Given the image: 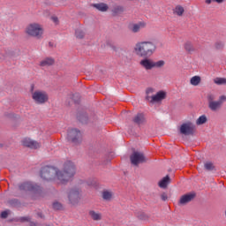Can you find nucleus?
Returning a JSON list of instances; mask_svg holds the SVG:
<instances>
[{
	"mask_svg": "<svg viewBox=\"0 0 226 226\" xmlns=\"http://www.w3.org/2000/svg\"><path fill=\"white\" fill-rule=\"evenodd\" d=\"M54 63H55L54 58L47 57L40 63V66H52Z\"/></svg>",
	"mask_w": 226,
	"mask_h": 226,
	"instance_id": "22",
	"label": "nucleus"
},
{
	"mask_svg": "<svg viewBox=\"0 0 226 226\" xmlns=\"http://www.w3.org/2000/svg\"><path fill=\"white\" fill-rule=\"evenodd\" d=\"M9 204L11 206H19V204H20V201H19V200H17V199H12V200H9Z\"/></svg>",
	"mask_w": 226,
	"mask_h": 226,
	"instance_id": "35",
	"label": "nucleus"
},
{
	"mask_svg": "<svg viewBox=\"0 0 226 226\" xmlns=\"http://www.w3.org/2000/svg\"><path fill=\"white\" fill-rule=\"evenodd\" d=\"M225 0H213L214 3H218V4H222Z\"/></svg>",
	"mask_w": 226,
	"mask_h": 226,
	"instance_id": "42",
	"label": "nucleus"
},
{
	"mask_svg": "<svg viewBox=\"0 0 226 226\" xmlns=\"http://www.w3.org/2000/svg\"><path fill=\"white\" fill-rule=\"evenodd\" d=\"M153 88H147L146 91V100L150 102V103H154V102H162V100H165L166 94L163 91L158 92L155 95L153 94Z\"/></svg>",
	"mask_w": 226,
	"mask_h": 226,
	"instance_id": "4",
	"label": "nucleus"
},
{
	"mask_svg": "<svg viewBox=\"0 0 226 226\" xmlns=\"http://www.w3.org/2000/svg\"><path fill=\"white\" fill-rule=\"evenodd\" d=\"M102 199L104 200H110L112 199V193L109 191H104L102 192Z\"/></svg>",
	"mask_w": 226,
	"mask_h": 226,
	"instance_id": "30",
	"label": "nucleus"
},
{
	"mask_svg": "<svg viewBox=\"0 0 226 226\" xmlns=\"http://www.w3.org/2000/svg\"><path fill=\"white\" fill-rule=\"evenodd\" d=\"M146 27V23L139 22L138 24H134L131 29L132 33H139L140 29H144Z\"/></svg>",
	"mask_w": 226,
	"mask_h": 226,
	"instance_id": "19",
	"label": "nucleus"
},
{
	"mask_svg": "<svg viewBox=\"0 0 226 226\" xmlns=\"http://www.w3.org/2000/svg\"><path fill=\"white\" fill-rule=\"evenodd\" d=\"M23 146L25 147H30V149H38L40 148V143H38L35 140L30 139H25L22 140Z\"/></svg>",
	"mask_w": 226,
	"mask_h": 226,
	"instance_id": "13",
	"label": "nucleus"
},
{
	"mask_svg": "<svg viewBox=\"0 0 226 226\" xmlns=\"http://www.w3.org/2000/svg\"><path fill=\"white\" fill-rule=\"evenodd\" d=\"M63 208V205L57 201L53 203V209H56V211H59V209Z\"/></svg>",
	"mask_w": 226,
	"mask_h": 226,
	"instance_id": "34",
	"label": "nucleus"
},
{
	"mask_svg": "<svg viewBox=\"0 0 226 226\" xmlns=\"http://www.w3.org/2000/svg\"><path fill=\"white\" fill-rule=\"evenodd\" d=\"M206 123H207V117L205 115L200 116L196 121V124L198 125L204 124Z\"/></svg>",
	"mask_w": 226,
	"mask_h": 226,
	"instance_id": "27",
	"label": "nucleus"
},
{
	"mask_svg": "<svg viewBox=\"0 0 226 226\" xmlns=\"http://www.w3.org/2000/svg\"><path fill=\"white\" fill-rule=\"evenodd\" d=\"M0 147H3V144L0 143Z\"/></svg>",
	"mask_w": 226,
	"mask_h": 226,
	"instance_id": "46",
	"label": "nucleus"
},
{
	"mask_svg": "<svg viewBox=\"0 0 226 226\" xmlns=\"http://www.w3.org/2000/svg\"><path fill=\"white\" fill-rule=\"evenodd\" d=\"M72 98L75 103H79V102L80 100V95L79 94H75L72 95Z\"/></svg>",
	"mask_w": 226,
	"mask_h": 226,
	"instance_id": "37",
	"label": "nucleus"
},
{
	"mask_svg": "<svg viewBox=\"0 0 226 226\" xmlns=\"http://www.w3.org/2000/svg\"><path fill=\"white\" fill-rule=\"evenodd\" d=\"M1 218H4V219H6V218H8V211H3L2 213H1Z\"/></svg>",
	"mask_w": 226,
	"mask_h": 226,
	"instance_id": "38",
	"label": "nucleus"
},
{
	"mask_svg": "<svg viewBox=\"0 0 226 226\" xmlns=\"http://www.w3.org/2000/svg\"><path fill=\"white\" fill-rule=\"evenodd\" d=\"M214 83L217 86H223L226 84V79L225 78H215L214 79Z\"/></svg>",
	"mask_w": 226,
	"mask_h": 226,
	"instance_id": "26",
	"label": "nucleus"
},
{
	"mask_svg": "<svg viewBox=\"0 0 226 226\" xmlns=\"http://www.w3.org/2000/svg\"><path fill=\"white\" fill-rule=\"evenodd\" d=\"M88 215L94 222H100L102 220V215L94 210H90Z\"/></svg>",
	"mask_w": 226,
	"mask_h": 226,
	"instance_id": "18",
	"label": "nucleus"
},
{
	"mask_svg": "<svg viewBox=\"0 0 226 226\" xmlns=\"http://www.w3.org/2000/svg\"><path fill=\"white\" fill-rule=\"evenodd\" d=\"M75 36L78 38V40H82L84 36H86V33H84V30L82 28H77L75 30Z\"/></svg>",
	"mask_w": 226,
	"mask_h": 226,
	"instance_id": "24",
	"label": "nucleus"
},
{
	"mask_svg": "<svg viewBox=\"0 0 226 226\" xmlns=\"http://www.w3.org/2000/svg\"><path fill=\"white\" fill-rule=\"evenodd\" d=\"M130 160L131 163L135 167L140 165V163H146V162H147V158L142 152H133L130 156Z\"/></svg>",
	"mask_w": 226,
	"mask_h": 226,
	"instance_id": "7",
	"label": "nucleus"
},
{
	"mask_svg": "<svg viewBox=\"0 0 226 226\" xmlns=\"http://www.w3.org/2000/svg\"><path fill=\"white\" fill-rule=\"evenodd\" d=\"M162 66H165V61L160 60L154 62V68H162Z\"/></svg>",
	"mask_w": 226,
	"mask_h": 226,
	"instance_id": "32",
	"label": "nucleus"
},
{
	"mask_svg": "<svg viewBox=\"0 0 226 226\" xmlns=\"http://www.w3.org/2000/svg\"><path fill=\"white\" fill-rule=\"evenodd\" d=\"M134 52L139 57H151L156 52V44L153 41H139L134 47Z\"/></svg>",
	"mask_w": 226,
	"mask_h": 226,
	"instance_id": "2",
	"label": "nucleus"
},
{
	"mask_svg": "<svg viewBox=\"0 0 226 226\" xmlns=\"http://www.w3.org/2000/svg\"><path fill=\"white\" fill-rule=\"evenodd\" d=\"M67 140L72 144H80L82 142V132L77 129H71L67 132Z\"/></svg>",
	"mask_w": 226,
	"mask_h": 226,
	"instance_id": "6",
	"label": "nucleus"
},
{
	"mask_svg": "<svg viewBox=\"0 0 226 226\" xmlns=\"http://www.w3.org/2000/svg\"><path fill=\"white\" fill-rule=\"evenodd\" d=\"M180 133L182 135H193V133H195V124L192 122L182 124L180 126Z\"/></svg>",
	"mask_w": 226,
	"mask_h": 226,
	"instance_id": "10",
	"label": "nucleus"
},
{
	"mask_svg": "<svg viewBox=\"0 0 226 226\" xmlns=\"http://www.w3.org/2000/svg\"><path fill=\"white\" fill-rule=\"evenodd\" d=\"M124 11V7L119 4H114L111 10L112 15L114 17H117V15H121Z\"/></svg>",
	"mask_w": 226,
	"mask_h": 226,
	"instance_id": "15",
	"label": "nucleus"
},
{
	"mask_svg": "<svg viewBox=\"0 0 226 226\" xmlns=\"http://www.w3.org/2000/svg\"><path fill=\"white\" fill-rule=\"evenodd\" d=\"M94 8H96L99 11L105 12L109 10V5L104 3H100V4H93Z\"/></svg>",
	"mask_w": 226,
	"mask_h": 226,
	"instance_id": "17",
	"label": "nucleus"
},
{
	"mask_svg": "<svg viewBox=\"0 0 226 226\" xmlns=\"http://www.w3.org/2000/svg\"><path fill=\"white\" fill-rule=\"evenodd\" d=\"M26 33L29 36H34V38H41L43 34V29L38 24H32L27 26Z\"/></svg>",
	"mask_w": 226,
	"mask_h": 226,
	"instance_id": "8",
	"label": "nucleus"
},
{
	"mask_svg": "<svg viewBox=\"0 0 226 226\" xmlns=\"http://www.w3.org/2000/svg\"><path fill=\"white\" fill-rule=\"evenodd\" d=\"M225 101H226V96H225V95H222V96L220 97L219 102H225Z\"/></svg>",
	"mask_w": 226,
	"mask_h": 226,
	"instance_id": "43",
	"label": "nucleus"
},
{
	"mask_svg": "<svg viewBox=\"0 0 226 226\" xmlns=\"http://www.w3.org/2000/svg\"><path fill=\"white\" fill-rule=\"evenodd\" d=\"M207 100L208 102V109H210L212 112H217V110L222 109V105H223V102L215 101L216 100V95H215V94H208L207 95Z\"/></svg>",
	"mask_w": 226,
	"mask_h": 226,
	"instance_id": "3",
	"label": "nucleus"
},
{
	"mask_svg": "<svg viewBox=\"0 0 226 226\" xmlns=\"http://www.w3.org/2000/svg\"><path fill=\"white\" fill-rule=\"evenodd\" d=\"M32 98L35 102V103H38L39 105H41L49 101V95L47 93L42 91H35L32 94Z\"/></svg>",
	"mask_w": 226,
	"mask_h": 226,
	"instance_id": "9",
	"label": "nucleus"
},
{
	"mask_svg": "<svg viewBox=\"0 0 226 226\" xmlns=\"http://www.w3.org/2000/svg\"><path fill=\"white\" fill-rule=\"evenodd\" d=\"M67 197L69 204H72V206H77L80 201V189L77 187L71 188L67 192Z\"/></svg>",
	"mask_w": 226,
	"mask_h": 226,
	"instance_id": "5",
	"label": "nucleus"
},
{
	"mask_svg": "<svg viewBox=\"0 0 226 226\" xmlns=\"http://www.w3.org/2000/svg\"><path fill=\"white\" fill-rule=\"evenodd\" d=\"M19 188L23 192H34V193H36V192H40V186L31 182L23 183L19 185Z\"/></svg>",
	"mask_w": 226,
	"mask_h": 226,
	"instance_id": "11",
	"label": "nucleus"
},
{
	"mask_svg": "<svg viewBox=\"0 0 226 226\" xmlns=\"http://www.w3.org/2000/svg\"><path fill=\"white\" fill-rule=\"evenodd\" d=\"M175 13L177 15H178V17H181V15H183V13H185V8H183V6H181V5H177L175 8Z\"/></svg>",
	"mask_w": 226,
	"mask_h": 226,
	"instance_id": "29",
	"label": "nucleus"
},
{
	"mask_svg": "<svg viewBox=\"0 0 226 226\" xmlns=\"http://www.w3.org/2000/svg\"><path fill=\"white\" fill-rule=\"evenodd\" d=\"M51 20H53V22H55V24H57V22H59V19H57V17H52Z\"/></svg>",
	"mask_w": 226,
	"mask_h": 226,
	"instance_id": "41",
	"label": "nucleus"
},
{
	"mask_svg": "<svg viewBox=\"0 0 226 226\" xmlns=\"http://www.w3.org/2000/svg\"><path fill=\"white\" fill-rule=\"evenodd\" d=\"M211 3H213V0H206L207 4H211Z\"/></svg>",
	"mask_w": 226,
	"mask_h": 226,
	"instance_id": "44",
	"label": "nucleus"
},
{
	"mask_svg": "<svg viewBox=\"0 0 226 226\" xmlns=\"http://www.w3.org/2000/svg\"><path fill=\"white\" fill-rule=\"evenodd\" d=\"M6 57H10V53H6L5 55H2L0 59H1V61H4V59H5Z\"/></svg>",
	"mask_w": 226,
	"mask_h": 226,
	"instance_id": "40",
	"label": "nucleus"
},
{
	"mask_svg": "<svg viewBox=\"0 0 226 226\" xmlns=\"http://www.w3.org/2000/svg\"><path fill=\"white\" fill-rule=\"evenodd\" d=\"M75 164L70 161L64 165V170L54 166H44L41 170V177L44 181H54L56 179L61 185H66L75 176Z\"/></svg>",
	"mask_w": 226,
	"mask_h": 226,
	"instance_id": "1",
	"label": "nucleus"
},
{
	"mask_svg": "<svg viewBox=\"0 0 226 226\" xmlns=\"http://www.w3.org/2000/svg\"><path fill=\"white\" fill-rule=\"evenodd\" d=\"M195 199V193H187L181 196L178 205L179 206H186L189 202H192Z\"/></svg>",
	"mask_w": 226,
	"mask_h": 226,
	"instance_id": "12",
	"label": "nucleus"
},
{
	"mask_svg": "<svg viewBox=\"0 0 226 226\" xmlns=\"http://www.w3.org/2000/svg\"><path fill=\"white\" fill-rule=\"evenodd\" d=\"M49 47H54V42H49Z\"/></svg>",
	"mask_w": 226,
	"mask_h": 226,
	"instance_id": "45",
	"label": "nucleus"
},
{
	"mask_svg": "<svg viewBox=\"0 0 226 226\" xmlns=\"http://www.w3.org/2000/svg\"><path fill=\"white\" fill-rule=\"evenodd\" d=\"M19 222H30L31 226H35L36 223L31 222V216H23L19 218Z\"/></svg>",
	"mask_w": 226,
	"mask_h": 226,
	"instance_id": "33",
	"label": "nucleus"
},
{
	"mask_svg": "<svg viewBox=\"0 0 226 226\" xmlns=\"http://www.w3.org/2000/svg\"><path fill=\"white\" fill-rule=\"evenodd\" d=\"M140 66L145 70H153L154 68V61L149 59L148 57H143L139 62Z\"/></svg>",
	"mask_w": 226,
	"mask_h": 226,
	"instance_id": "14",
	"label": "nucleus"
},
{
	"mask_svg": "<svg viewBox=\"0 0 226 226\" xmlns=\"http://www.w3.org/2000/svg\"><path fill=\"white\" fill-rule=\"evenodd\" d=\"M223 47H225V43L222 41H217L215 43V48L216 49V50H222Z\"/></svg>",
	"mask_w": 226,
	"mask_h": 226,
	"instance_id": "31",
	"label": "nucleus"
},
{
	"mask_svg": "<svg viewBox=\"0 0 226 226\" xmlns=\"http://www.w3.org/2000/svg\"><path fill=\"white\" fill-rule=\"evenodd\" d=\"M204 168H205V170H208V171L215 170V164H213V162H207L204 163Z\"/></svg>",
	"mask_w": 226,
	"mask_h": 226,
	"instance_id": "28",
	"label": "nucleus"
},
{
	"mask_svg": "<svg viewBox=\"0 0 226 226\" xmlns=\"http://www.w3.org/2000/svg\"><path fill=\"white\" fill-rule=\"evenodd\" d=\"M169 183H170V177L167 175L159 182V186L160 188H167Z\"/></svg>",
	"mask_w": 226,
	"mask_h": 226,
	"instance_id": "21",
	"label": "nucleus"
},
{
	"mask_svg": "<svg viewBox=\"0 0 226 226\" xmlns=\"http://www.w3.org/2000/svg\"><path fill=\"white\" fill-rule=\"evenodd\" d=\"M133 123L136 124H143V123H146V117H144L143 113H138L134 118H133Z\"/></svg>",
	"mask_w": 226,
	"mask_h": 226,
	"instance_id": "16",
	"label": "nucleus"
},
{
	"mask_svg": "<svg viewBox=\"0 0 226 226\" xmlns=\"http://www.w3.org/2000/svg\"><path fill=\"white\" fill-rule=\"evenodd\" d=\"M138 218L139 220H147V215H146V213L144 212H140L139 214H138Z\"/></svg>",
	"mask_w": 226,
	"mask_h": 226,
	"instance_id": "36",
	"label": "nucleus"
},
{
	"mask_svg": "<svg viewBox=\"0 0 226 226\" xmlns=\"http://www.w3.org/2000/svg\"><path fill=\"white\" fill-rule=\"evenodd\" d=\"M161 199L165 202L169 199V197L167 196V193L163 192L162 194H161Z\"/></svg>",
	"mask_w": 226,
	"mask_h": 226,
	"instance_id": "39",
	"label": "nucleus"
},
{
	"mask_svg": "<svg viewBox=\"0 0 226 226\" xmlns=\"http://www.w3.org/2000/svg\"><path fill=\"white\" fill-rule=\"evenodd\" d=\"M77 119L83 124H86L87 121H89V117L86 112L78 113Z\"/></svg>",
	"mask_w": 226,
	"mask_h": 226,
	"instance_id": "20",
	"label": "nucleus"
},
{
	"mask_svg": "<svg viewBox=\"0 0 226 226\" xmlns=\"http://www.w3.org/2000/svg\"><path fill=\"white\" fill-rule=\"evenodd\" d=\"M185 49L190 54H192V52H195V48L193 47V44L190 41H186L185 43Z\"/></svg>",
	"mask_w": 226,
	"mask_h": 226,
	"instance_id": "23",
	"label": "nucleus"
},
{
	"mask_svg": "<svg viewBox=\"0 0 226 226\" xmlns=\"http://www.w3.org/2000/svg\"><path fill=\"white\" fill-rule=\"evenodd\" d=\"M190 84L192 86H199V84H200V76H194L191 78Z\"/></svg>",
	"mask_w": 226,
	"mask_h": 226,
	"instance_id": "25",
	"label": "nucleus"
}]
</instances>
